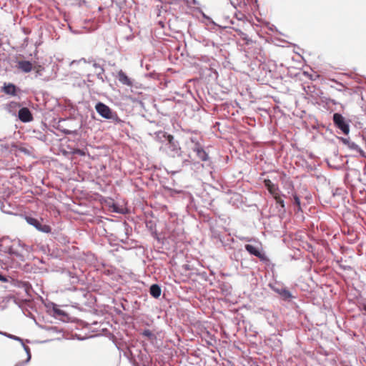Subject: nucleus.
Returning <instances> with one entry per match:
<instances>
[{"instance_id": "28", "label": "nucleus", "mask_w": 366, "mask_h": 366, "mask_svg": "<svg viewBox=\"0 0 366 366\" xmlns=\"http://www.w3.org/2000/svg\"><path fill=\"white\" fill-rule=\"evenodd\" d=\"M272 184V181L269 179H266L264 180V184L267 189H268Z\"/></svg>"}, {"instance_id": "20", "label": "nucleus", "mask_w": 366, "mask_h": 366, "mask_svg": "<svg viewBox=\"0 0 366 366\" xmlns=\"http://www.w3.org/2000/svg\"><path fill=\"white\" fill-rule=\"evenodd\" d=\"M276 203L279 204L283 209H285V204L284 200L280 197V194L274 197Z\"/></svg>"}, {"instance_id": "37", "label": "nucleus", "mask_w": 366, "mask_h": 366, "mask_svg": "<svg viewBox=\"0 0 366 366\" xmlns=\"http://www.w3.org/2000/svg\"><path fill=\"white\" fill-rule=\"evenodd\" d=\"M237 4H238L239 6H240V5H241V4H242V3L244 4V0H237Z\"/></svg>"}, {"instance_id": "11", "label": "nucleus", "mask_w": 366, "mask_h": 366, "mask_svg": "<svg viewBox=\"0 0 366 366\" xmlns=\"http://www.w3.org/2000/svg\"><path fill=\"white\" fill-rule=\"evenodd\" d=\"M117 78L119 81L124 85L132 86L133 84L132 80L122 70L119 71Z\"/></svg>"}, {"instance_id": "18", "label": "nucleus", "mask_w": 366, "mask_h": 366, "mask_svg": "<svg viewBox=\"0 0 366 366\" xmlns=\"http://www.w3.org/2000/svg\"><path fill=\"white\" fill-rule=\"evenodd\" d=\"M199 141H202V137L198 135L197 133L192 134L191 137H189V142L193 145Z\"/></svg>"}, {"instance_id": "6", "label": "nucleus", "mask_w": 366, "mask_h": 366, "mask_svg": "<svg viewBox=\"0 0 366 366\" xmlns=\"http://www.w3.org/2000/svg\"><path fill=\"white\" fill-rule=\"evenodd\" d=\"M244 248L251 255L258 257L261 262L267 263L269 261L267 255L262 252L258 247L247 244H245Z\"/></svg>"}, {"instance_id": "32", "label": "nucleus", "mask_w": 366, "mask_h": 366, "mask_svg": "<svg viewBox=\"0 0 366 366\" xmlns=\"http://www.w3.org/2000/svg\"><path fill=\"white\" fill-rule=\"evenodd\" d=\"M19 246L22 247L24 249H25V250L28 251L29 249V247L27 245H26L24 243H21V242H19Z\"/></svg>"}, {"instance_id": "41", "label": "nucleus", "mask_w": 366, "mask_h": 366, "mask_svg": "<svg viewBox=\"0 0 366 366\" xmlns=\"http://www.w3.org/2000/svg\"><path fill=\"white\" fill-rule=\"evenodd\" d=\"M241 239H244V240H247V241H249L247 238H245V237H242V238H241Z\"/></svg>"}, {"instance_id": "4", "label": "nucleus", "mask_w": 366, "mask_h": 366, "mask_svg": "<svg viewBox=\"0 0 366 366\" xmlns=\"http://www.w3.org/2000/svg\"><path fill=\"white\" fill-rule=\"evenodd\" d=\"M26 222L36 228L38 231L44 232V233H50L51 231V228L49 225L44 224L42 219H38L35 217L26 216L25 217Z\"/></svg>"}, {"instance_id": "29", "label": "nucleus", "mask_w": 366, "mask_h": 366, "mask_svg": "<svg viewBox=\"0 0 366 366\" xmlns=\"http://www.w3.org/2000/svg\"><path fill=\"white\" fill-rule=\"evenodd\" d=\"M335 82L339 86L336 88V89L340 92L342 91L343 88H344V85L341 83L337 82V81H335Z\"/></svg>"}, {"instance_id": "40", "label": "nucleus", "mask_w": 366, "mask_h": 366, "mask_svg": "<svg viewBox=\"0 0 366 366\" xmlns=\"http://www.w3.org/2000/svg\"><path fill=\"white\" fill-rule=\"evenodd\" d=\"M363 310L365 311V314H366V304H365L363 305Z\"/></svg>"}, {"instance_id": "36", "label": "nucleus", "mask_w": 366, "mask_h": 366, "mask_svg": "<svg viewBox=\"0 0 366 366\" xmlns=\"http://www.w3.org/2000/svg\"><path fill=\"white\" fill-rule=\"evenodd\" d=\"M55 313L58 314V315H61L63 313V312L61 310H55Z\"/></svg>"}, {"instance_id": "22", "label": "nucleus", "mask_w": 366, "mask_h": 366, "mask_svg": "<svg viewBox=\"0 0 366 366\" xmlns=\"http://www.w3.org/2000/svg\"><path fill=\"white\" fill-rule=\"evenodd\" d=\"M71 153L73 154H78L79 156H85L86 155V152L84 150V149H74L73 151L71 152Z\"/></svg>"}, {"instance_id": "33", "label": "nucleus", "mask_w": 366, "mask_h": 366, "mask_svg": "<svg viewBox=\"0 0 366 366\" xmlns=\"http://www.w3.org/2000/svg\"><path fill=\"white\" fill-rule=\"evenodd\" d=\"M10 253L19 257H21V255L18 252L14 251L13 249H11Z\"/></svg>"}, {"instance_id": "7", "label": "nucleus", "mask_w": 366, "mask_h": 366, "mask_svg": "<svg viewBox=\"0 0 366 366\" xmlns=\"http://www.w3.org/2000/svg\"><path fill=\"white\" fill-rule=\"evenodd\" d=\"M270 287L274 292L281 296L282 300L289 301L293 298L292 293L283 286L275 284L274 285H271Z\"/></svg>"}, {"instance_id": "30", "label": "nucleus", "mask_w": 366, "mask_h": 366, "mask_svg": "<svg viewBox=\"0 0 366 366\" xmlns=\"http://www.w3.org/2000/svg\"><path fill=\"white\" fill-rule=\"evenodd\" d=\"M0 281L2 282H8V279L6 277L2 275L1 273H0Z\"/></svg>"}, {"instance_id": "26", "label": "nucleus", "mask_w": 366, "mask_h": 366, "mask_svg": "<svg viewBox=\"0 0 366 366\" xmlns=\"http://www.w3.org/2000/svg\"><path fill=\"white\" fill-rule=\"evenodd\" d=\"M22 345H23V347L25 350V352H26V355H27V358H26V362H29L30 360H31V353H30V349L28 346L25 345L24 344V342H21Z\"/></svg>"}, {"instance_id": "38", "label": "nucleus", "mask_w": 366, "mask_h": 366, "mask_svg": "<svg viewBox=\"0 0 366 366\" xmlns=\"http://www.w3.org/2000/svg\"><path fill=\"white\" fill-rule=\"evenodd\" d=\"M242 35H244V37H243V39L247 40V41H249V39H247V35H246L245 34H244V33H242Z\"/></svg>"}, {"instance_id": "15", "label": "nucleus", "mask_w": 366, "mask_h": 366, "mask_svg": "<svg viewBox=\"0 0 366 366\" xmlns=\"http://www.w3.org/2000/svg\"><path fill=\"white\" fill-rule=\"evenodd\" d=\"M172 135L171 134H168L167 133H166L165 132H163V131H159V132H155V138L160 141V142H164V141H168V137H172Z\"/></svg>"}, {"instance_id": "31", "label": "nucleus", "mask_w": 366, "mask_h": 366, "mask_svg": "<svg viewBox=\"0 0 366 366\" xmlns=\"http://www.w3.org/2000/svg\"><path fill=\"white\" fill-rule=\"evenodd\" d=\"M29 362H26V360L25 361H21V362H19L18 363L16 364L15 366H24L25 365H26Z\"/></svg>"}, {"instance_id": "2", "label": "nucleus", "mask_w": 366, "mask_h": 366, "mask_svg": "<svg viewBox=\"0 0 366 366\" xmlns=\"http://www.w3.org/2000/svg\"><path fill=\"white\" fill-rule=\"evenodd\" d=\"M81 62L88 63L92 65V66L95 69V73L99 79L104 81L103 74L104 72V69L92 58L90 57L89 59L81 58L79 60H74L71 62V65H74L75 64H79Z\"/></svg>"}, {"instance_id": "17", "label": "nucleus", "mask_w": 366, "mask_h": 366, "mask_svg": "<svg viewBox=\"0 0 366 366\" xmlns=\"http://www.w3.org/2000/svg\"><path fill=\"white\" fill-rule=\"evenodd\" d=\"M269 192L274 197L277 196L280 193L279 187L277 184L272 183L270 187L267 189Z\"/></svg>"}, {"instance_id": "16", "label": "nucleus", "mask_w": 366, "mask_h": 366, "mask_svg": "<svg viewBox=\"0 0 366 366\" xmlns=\"http://www.w3.org/2000/svg\"><path fill=\"white\" fill-rule=\"evenodd\" d=\"M20 104L19 102H11L8 106V111L9 113H11L13 115H16V111L17 109H20Z\"/></svg>"}, {"instance_id": "23", "label": "nucleus", "mask_w": 366, "mask_h": 366, "mask_svg": "<svg viewBox=\"0 0 366 366\" xmlns=\"http://www.w3.org/2000/svg\"><path fill=\"white\" fill-rule=\"evenodd\" d=\"M66 274L69 277L71 283L78 282V277L71 272H66Z\"/></svg>"}, {"instance_id": "8", "label": "nucleus", "mask_w": 366, "mask_h": 366, "mask_svg": "<svg viewBox=\"0 0 366 366\" xmlns=\"http://www.w3.org/2000/svg\"><path fill=\"white\" fill-rule=\"evenodd\" d=\"M18 118L21 122L26 123L32 121L33 116L29 108L22 107L19 109Z\"/></svg>"}, {"instance_id": "34", "label": "nucleus", "mask_w": 366, "mask_h": 366, "mask_svg": "<svg viewBox=\"0 0 366 366\" xmlns=\"http://www.w3.org/2000/svg\"><path fill=\"white\" fill-rule=\"evenodd\" d=\"M190 164V161L188 159H184L182 162V164L184 166H187Z\"/></svg>"}, {"instance_id": "39", "label": "nucleus", "mask_w": 366, "mask_h": 366, "mask_svg": "<svg viewBox=\"0 0 366 366\" xmlns=\"http://www.w3.org/2000/svg\"><path fill=\"white\" fill-rule=\"evenodd\" d=\"M76 132L75 131H67L66 133V134H71V133H75Z\"/></svg>"}, {"instance_id": "1", "label": "nucleus", "mask_w": 366, "mask_h": 366, "mask_svg": "<svg viewBox=\"0 0 366 366\" xmlns=\"http://www.w3.org/2000/svg\"><path fill=\"white\" fill-rule=\"evenodd\" d=\"M95 109L102 117L108 119L116 124H119L123 122V121L118 117L117 113L103 102H97L95 105Z\"/></svg>"}, {"instance_id": "25", "label": "nucleus", "mask_w": 366, "mask_h": 366, "mask_svg": "<svg viewBox=\"0 0 366 366\" xmlns=\"http://www.w3.org/2000/svg\"><path fill=\"white\" fill-rule=\"evenodd\" d=\"M202 141H199L197 142V143L194 144L193 145H191L190 147H191V149L194 152L197 149H199L203 147V145L201 142Z\"/></svg>"}, {"instance_id": "21", "label": "nucleus", "mask_w": 366, "mask_h": 366, "mask_svg": "<svg viewBox=\"0 0 366 366\" xmlns=\"http://www.w3.org/2000/svg\"><path fill=\"white\" fill-rule=\"evenodd\" d=\"M0 334L10 338V339H12V340H17V341H19L21 342H23V340L21 338H20L19 337H17V336H15V335H11V334H8V333H6V332H0Z\"/></svg>"}, {"instance_id": "24", "label": "nucleus", "mask_w": 366, "mask_h": 366, "mask_svg": "<svg viewBox=\"0 0 366 366\" xmlns=\"http://www.w3.org/2000/svg\"><path fill=\"white\" fill-rule=\"evenodd\" d=\"M142 335L148 337L149 339H153L154 337V334L148 329H146L142 332Z\"/></svg>"}, {"instance_id": "14", "label": "nucleus", "mask_w": 366, "mask_h": 366, "mask_svg": "<svg viewBox=\"0 0 366 366\" xmlns=\"http://www.w3.org/2000/svg\"><path fill=\"white\" fill-rule=\"evenodd\" d=\"M194 152L196 153L197 157L200 160L204 161V162L209 160V155L204 150V147L199 149H197V150L194 151Z\"/></svg>"}, {"instance_id": "12", "label": "nucleus", "mask_w": 366, "mask_h": 366, "mask_svg": "<svg viewBox=\"0 0 366 366\" xmlns=\"http://www.w3.org/2000/svg\"><path fill=\"white\" fill-rule=\"evenodd\" d=\"M149 293L154 298H159L162 293L161 287L157 284H153L150 286Z\"/></svg>"}, {"instance_id": "42", "label": "nucleus", "mask_w": 366, "mask_h": 366, "mask_svg": "<svg viewBox=\"0 0 366 366\" xmlns=\"http://www.w3.org/2000/svg\"><path fill=\"white\" fill-rule=\"evenodd\" d=\"M24 33H25V34H27V31H26V29H24Z\"/></svg>"}, {"instance_id": "13", "label": "nucleus", "mask_w": 366, "mask_h": 366, "mask_svg": "<svg viewBox=\"0 0 366 366\" xmlns=\"http://www.w3.org/2000/svg\"><path fill=\"white\" fill-rule=\"evenodd\" d=\"M4 92L9 95H16L17 87L13 84H9L5 85L3 88Z\"/></svg>"}, {"instance_id": "10", "label": "nucleus", "mask_w": 366, "mask_h": 366, "mask_svg": "<svg viewBox=\"0 0 366 366\" xmlns=\"http://www.w3.org/2000/svg\"><path fill=\"white\" fill-rule=\"evenodd\" d=\"M17 68L24 73H28L32 69V64L26 60L19 61Z\"/></svg>"}, {"instance_id": "27", "label": "nucleus", "mask_w": 366, "mask_h": 366, "mask_svg": "<svg viewBox=\"0 0 366 366\" xmlns=\"http://www.w3.org/2000/svg\"><path fill=\"white\" fill-rule=\"evenodd\" d=\"M240 253H241V249H239V251L237 252H234L232 255H231V258L232 259H235L236 261H238L239 260V255H240Z\"/></svg>"}, {"instance_id": "35", "label": "nucleus", "mask_w": 366, "mask_h": 366, "mask_svg": "<svg viewBox=\"0 0 366 366\" xmlns=\"http://www.w3.org/2000/svg\"><path fill=\"white\" fill-rule=\"evenodd\" d=\"M41 69H37L35 72V77H38L41 75Z\"/></svg>"}, {"instance_id": "9", "label": "nucleus", "mask_w": 366, "mask_h": 366, "mask_svg": "<svg viewBox=\"0 0 366 366\" xmlns=\"http://www.w3.org/2000/svg\"><path fill=\"white\" fill-rule=\"evenodd\" d=\"M340 140L345 145H347L350 149L359 153L361 156H364L363 150L356 143L350 141V138L340 137Z\"/></svg>"}, {"instance_id": "3", "label": "nucleus", "mask_w": 366, "mask_h": 366, "mask_svg": "<svg viewBox=\"0 0 366 366\" xmlns=\"http://www.w3.org/2000/svg\"><path fill=\"white\" fill-rule=\"evenodd\" d=\"M332 120L336 127L340 129L343 134H348L350 132L349 122L340 113H335Z\"/></svg>"}, {"instance_id": "19", "label": "nucleus", "mask_w": 366, "mask_h": 366, "mask_svg": "<svg viewBox=\"0 0 366 366\" xmlns=\"http://www.w3.org/2000/svg\"><path fill=\"white\" fill-rule=\"evenodd\" d=\"M293 204L297 207V210H301V203L299 197L296 194H292Z\"/></svg>"}, {"instance_id": "5", "label": "nucleus", "mask_w": 366, "mask_h": 366, "mask_svg": "<svg viewBox=\"0 0 366 366\" xmlns=\"http://www.w3.org/2000/svg\"><path fill=\"white\" fill-rule=\"evenodd\" d=\"M167 147L169 149V154L173 157H180L182 151L177 140H175L174 137H168Z\"/></svg>"}]
</instances>
